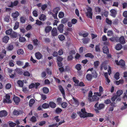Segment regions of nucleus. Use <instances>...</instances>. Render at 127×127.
Segmentation results:
<instances>
[{"label": "nucleus", "instance_id": "f257e3e1", "mask_svg": "<svg viewBox=\"0 0 127 127\" xmlns=\"http://www.w3.org/2000/svg\"><path fill=\"white\" fill-rule=\"evenodd\" d=\"M86 9L87 11L85 13L87 16L92 19L93 14L92 8L90 7H88L86 8Z\"/></svg>", "mask_w": 127, "mask_h": 127}, {"label": "nucleus", "instance_id": "f03ea898", "mask_svg": "<svg viewBox=\"0 0 127 127\" xmlns=\"http://www.w3.org/2000/svg\"><path fill=\"white\" fill-rule=\"evenodd\" d=\"M80 117L85 118L87 117V112L85 108L81 109V111L77 112Z\"/></svg>", "mask_w": 127, "mask_h": 127}, {"label": "nucleus", "instance_id": "7ed1b4c3", "mask_svg": "<svg viewBox=\"0 0 127 127\" xmlns=\"http://www.w3.org/2000/svg\"><path fill=\"white\" fill-rule=\"evenodd\" d=\"M98 102H97L95 104V110L96 112H98V110L103 108L104 107V105L103 104H100L98 105Z\"/></svg>", "mask_w": 127, "mask_h": 127}, {"label": "nucleus", "instance_id": "20e7f679", "mask_svg": "<svg viewBox=\"0 0 127 127\" xmlns=\"http://www.w3.org/2000/svg\"><path fill=\"white\" fill-rule=\"evenodd\" d=\"M3 102L4 103H11V101L10 99V96L8 94L6 95L5 98L4 99Z\"/></svg>", "mask_w": 127, "mask_h": 127}, {"label": "nucleus", "instance_id": "39448f33", "mask_svg": "<svg viewBox=\"0 0 127 127\" xmlns=\"http://www.w3.org/2000/svg\"><path fill=\"white\" fill-rule=\"evenodd\" d=\"M115 63L118 65H121L122 67H124L125 65V62L122 60H121L119 62L118 61L116 60Z\"/></svg>", "mask_w": 127, "mask_h": 127}, {"label": "nucleus", "instance_id": "423d86ee", "mask_svg": "<svg viewBox=\"0 0 127 127\" xmlns=\"http://www.w3.org/2000/svg\"><path fill=\"white\" fill-rule=\"evenodd\" d=\"M116 41L117 42H120L122 44H124L125 41L124 37L123 36H121L119 39L118 37H116L115 39Z\"/></svg>", "mask_w": 127, "mask_h": 127}, {"label": "nucleus", "instance_id": "0eeeda50", "mask_svg": "<svg viewBox=\"0 0 127 127\" xmlns=\"http://www.w3.org/2000/svg\"><path fill=\"white\" fill-rule=\"evenodd\" d=\"M75 54V52L74 50H72L69 52V55L68 56L67 58L68 61L71 60L73 58V55Z\"/></svg>", "mask_w": 127, "mask_h": 127}, {"label": "nucleus", "instance_id": "6e6552de", "mask_svg": "<svg viewBox=\"0 0 127 127\" xmlns=\"http://www.w3.org/2000/svg\"><path fill=\"white\" fill-rule=\"evenodd\" d=\"M89 71H91L92 72V73L93 77L96 78L97 77V75L96 71L93 68L89 69L87 70V72Z\"/></svg>", "mask_w": 127, "mask_h": 127}, {"label": "nucleus", "instance_id": "1a4fd4ad", "mask_svg": "<svg viewBox=\"0 0 127 127\" xmlns=\"http://www.w3.org/2000/svg\"><path fill=\"white\" fill-rule=\"evenodd\" d=\"M24 82L26 83H27L26 80H23L22 81L19 80L17 81V83L20 87H23Z\"/></svg>", "mask_w": 127, "mask_h": 127}, {"label": "nucleus", "instance_id": "9d476101", "mask_svg": "<svg viewBox=\"0 0 127 127\" xmlns=\"http://www.w3.org/2000/svg\"><path fill=\"white\" fill-rule=\"evenodd\" d=\"M99 99V98L97 96L95 95H93L91 98H89V100L91 101H93Z\"/></svg>", "mask_w": 127, "mask_h": 127}, {"label": "nucleus", "instance_id": "9b49d317", "mask_svg": "<svg viewBox=\"0 0 127 127\" xmlns=\"http://www.w3.org/2000/svg\"><path fill=\"white\" fill-rule=\"evenodd\" d=\"M111 15L112 17H115L117 14V11L114 9H112L110 11Z\"/></svg>", "mask_w": 127, "mask_h": 127}, {"label": "nucleus", "instance_id": "f8f14e48", "mask_svg": "<svg viewBox=\"0 0 127 127\" xmlns=\"http://www.w3.org/2000/svg\"><path fill=\"white\" fill-rule=\"evenodd\" d=\"M39 19L42 21H44L46 19V16L44 14H41L39 16Z\"/></svg>", "mask_w": 127, "mask_h": 127}, {"label": "nucleus", "instance_id": "ddd939ff", "mask_svg": "<svg viewBox=\"0 0 127 127\" xmlns=\"http://www.w3.org/2000/svg\"><path fill=\"white\" fill-rule=\"evenodd\" d=\"M7 115V112L5 110H3L0 112V117L5 116Z\"/></svg>", "mask_w": 127, "mask_h": 127}, {"label": "nucleus", "instance_id": "4468645a", "mask_svg": "<svg viewBox=\"0 0 127 127\" xmlns=\"http://www.w3.org/2000/svg\"><path fill=\"white\" fill-rule=\"evenodd\" d=\"M51 33L52 35L53 36H55L58 35L56 28H54L51 31Z\"/></svg>", "mask_w": 127, "mask_h": 127}, {"label": "nucleus", "instance_id": "2eb2a0df", "mask_svg": "<svg viewBox=\"0 0 127 127\" xmlns=\"http://www.w3.org/2000/svg\"><path fill=\"white\" fill-rule=\"evenodd\" d=\"M60 10V8L59 7H56L53 9V12L55 14V16L54 17L55 19L56 17H57V14Z\"/></svg>", "mask_w": 127, "mask_h": 127}, {"label": "nucleus", "instance_id": "dca6fc26", "mask_svg": "<svg viewBox=\"0 0 127 127\" xmlns=\"http://www.w3.org/2000/svg\"><path fill=\"white\" fill-rule=\"evenodd\" d=\"M13 99L14 102L17 104H18L20 101V98L19 97L15 96H13Z\"/></svg>", "mask_w": 127, "mask_h": 127}, {"label": "nucleus", "instance_id": "f3484780", "mask_svg": "<svg viewBox=\"0 0 127 127\" xmlns=\"http://www.w3.org/2000/svg\"><path fill=\"white\" fill-rule=\"evenodd\" d=\"M64 25L63 24H60L58 27L57 28L58 30L61 33H62L63 31V28Z\"/></svg>", "mask_w": 127, "mask_h": 127}, {"label": "nucleus", "instance_id": "a211bd4d", "mask_svg": "<svg viewBox=\"0 0 127 127\" xmlns=\"http://www.w3.org/2000/svg\"><path fill=\"white\" fill-rule=\"evenodd\" d=\"M59 87L60 91H61L62 94L63 95V96L64 98L65 92L64 89L63 88L62 86H59Z\"/></svg>", "mask_w": 127, "mask_h": 127}, {"label": "nucleus", "instance_id": "6ab92c4d", "mask_svg": "<svg viewBox=\"0 0 127 127\" xmlns=\"http://www.w3.org/2000/svg\"><path fill=\"white\" fill-rule=\"evenodd\" d=\"M19 15V13L18 11H16L15 12L13 13L12 14V17L14 18H17Z\"/></svg>", "mask_w": 127, "mask_h": 127}, {"label": "nucleus", "instance_id": "aec40b11", "mask_svg": "<svg viewBox=\"0 0 127 127\" xmlns=\"http://www.w3.org/2000/svg\"><path fill=\"white\" fill-rule=\"evenodd\" d=\"M35 55L36 58L38 59H40L42 57L41 54L39 52L36 53Z\"/></svg>", "mask_w": 127, "mask_h": 127}, {"label": "nucleus", "instance_id": "412c9836", "mask_svg": "<svg viewBox=\"0 0 127 127\" xmlns=\"http://www.w3.org/2000/svg\"><path fill=\"white\" fill-rule=\"evenodd\" d=\"M22 112L21 111H17L16 110H14L13 112V114L14 115H18L22 113Z\"/></svg>", "mask_w": 127, "mask_h": 127}, {"label": "nucleus", "instance_id": "4be33fe9", "mask_svg": "<svg viewBox=\"0 0 127 127\" xmlns=\"http://www.w3.org/2000/svg\"><path fill=\"white\" fill-rule=\"evenodd\" d=\"M52 27L51 26H47L45 28V31L46 33L49 32L52 29Z\"/></svg>", "mask_w": 127, "mask_h": 127}, {"label": "nucleus", "instance_id": "5701e85b", "mask_svg": "<svg viewBox=\"0 0 127 127\" xmlns=\"http://www.w3.org/2000/svg\"><path fill=\"white\" fill-rule=\"evenodd\" d=\"M103 52L105 53H107L108 52V48L106 46H104L103 48Z\"/></svg>", "mask_w": 127, "mask_h": 127}, {"label": "nucleus", "instance_id": "b1692460", "mask_svg": "<svg viewBox=\"0 0 127 127\" xmlns=\"http://www.w3.org/2000/svg\"><path fill=\"white\" fill-rule=\"evenodd\" d=\"M35 102V101L34 99L32 98L31 99L29 102V105L30 107H32Z\"/></svg>", "mask_w": 127, "mask_h": 127}, {"label": "nucleus", "instance_id": "393cba45", "mask_svg": "<svg viewBox=\"0 0 127 127\" xmlns=\"http://www.w3.org/2000/svg\"><path fill=\"white\" fill-rule=\"evenodd\" d=\"M9 39V37L7 36H4L3 38V42L7 43Z\"/></svg>", "mask_w": 127, "mask_h": 127}, {"label": "nucleus", "instance_id": "a878e982", "mask_svg": "<svg viewBox=\"0 0 127 127\" xmlns=\"http://www.w3.org/2000/svg\"><path fill=\"white\" fill-rule=\"evenodd\" d=\"M95 10L96 14H98L101 11V9L100 8L96 6L95 8Z\"/></svg>", "mask_w": 127, "mask_h": 127}, {"label": "nucleus", "instance_id": "bb28decb", "mask_svg": "<svg viewBox=\"0 0 127 127\" xmlns=\"http://www.w3.org/2000/svg\"><path fill=\"white\" fill-rule=\"evenodd\" d=\"M43 93L45 94H47L48 93L49 91V89L46 87H44L43 89Z\"/></svg>", "mask_w": 127, "mask_h": 127}, {"label": "nucleus", "instance_id": "cd10ccee", "mask_svg": "<svg viewBox=\"0 0 127 127\" xmlns=\"http://www.w3.org/2000/svg\"><path fill=\"white\" fill-rule=\"evenodd\" d=\"M18 3V1L17 0L15 1L13 3L11 2V5L10 6H9L11 7H13V6H16L17 5Z\"/></svg>", "mask_w": 127, "mask_h": 127}, {"label": "nucleus", "instance_id": "c85d7f7f", "mask_svg": "<svg viewBox=\"0 0 127 127\" xmlns=\"http://www.w3.org/2000/svg\"><path fill=\"white\" fill-rule=\"evenodd\" d=\"M17 53L18 55H20L23 54L24 52L23 49H20L17 50Z\"/></svg>", "mask_w": 127, "mask_h": 127}, {"label": "nucleus", "instance_id": "c756f323", "mask_svg": "<svg viewBox=\"0 0 127 127\" xmlns=\"http://www.w3.org/2000/svg\"><path fill=\"white\" fill-rule=\"evenodd\" d=\"M86 78L88 81H91L92 78V75L90 74H87L86 76Z\"/></svg>", "mask_w": 127, "mask_h": 127}, {"label": "nucleus", "instance_id": "7c9ffc66", "mask_svg": "<svg viewBox=\"0 0 127 127\" xmlns=\"http://www.w3.org/2000/svg\"><path fill=\"white\" fill-rule=\"evenodd\" d=\"M49 104L50 106L52 108H54L56 106V104L53 102H51L49 103Z\"/></svg>", "mask_w": 127, "mask_h": 127}, {"label": "nucleus", "instance_id": "2f4dec72", "mask_svg": "<svg viewBox=\"0 0 127 127\" xmlns=\"http://www.w3.org/2000/svg\"><path fill=\"white\" fill-rule=\"evenodd\" d=\"M122 48V46L120 44H118L115 47V48L117 50H120Z\"/></svg>", "mask_w": 127, "mask_h": 127}, {"label": "nucleus", "instance_id": "473e14b6", "mask_svg": "<svg viewBox=\"0 0 127 127\" xmlns=\"http://www.w3.org/2000/svg\"><path fill=\"white\" fill-rule=\"evenodd\" d=\"M13 32L12 29H10L9 30L6 31L5 32L6 34L8 35L10 34L11 35V34Z\"/></svg>", "mask_w": 127, "mask_h": 127}, {"label": "nucleus", "instance_id": "72a5a7b5", "mask_svg": "<svg viewBox=\"0 0 127 127\" xmlns=\"http://www.w3.org/2000/svg\"><path fill=\"white\" fill-rule=\"evenodd\" d=\"M123 91L121 90H119L117 92V96H119L123 93Z\"/></svg>", "mask_w": 127, "mask_h": 127}, {"label": "nucleus", "instance_id": "f704fd0d", "mask_svg": "<svg viewBox=\"0 0 127 127\" xmlns=\"http://www.w3.org/2000/svg\"><path fill=\"white\" fill-rule=\"evenodd\" d=\"M19 41L21 42H24L26 41V39L23 37H20L19 39Z\"/></svg>", "mask_w": 127, "mask_h": 127}, {"label": "nucleus", "instance_id": "c9c22d12", "mask_svg": "<svg viewBox=\"0 0 127 127\" xmlns=\"http://www.w3.org/2000/svg\"><path fill=\"white\" fill-rule=\"evenodd\" d=\"M73 80L74 82L75 83V86L77 85L78 84V83L79 82V81L76 79L75 78V77H73Z\"/></svg>", "mask_w": 127, "mask_h": 127}, {"label": "nucleus", "instance_id": "e433bc0d", "mask_svg": "<svg viewBox=\"0 0 127 127\" xmlns=\"http://www.w3.org/2000/svg\"><path fill=\"white\" fill-rule=\"evenodd\" d=\"M59 38L61 41L64 40L65 39V37L63 35H59L58 36Z\"/></svg>", "mask_w": 127, "mask_h": 127}, {"label": "nucleus", "instance_id": "4c0bfd02", "mask_svg": "<svg viewBox=\"0 0 127 127\" xmlns=\"http://www.w3.org/2000/svg\"><path fill=\"white\" fill-rule=\"evenodd\" d=\"M42 107L44 108H47L49 107V105L47 103H45L42 105Z\"/></svg>", "mask_w": 127, "mask_h": 127}, {"label": "nucleus", "instance_id": "58836bf2", "mask_svg": "<svg viewBox=\"0 0 127 127\" xmlns=\"http://www.w3.org/2000/svg\"><path fill=\"white\" fill-rule=\"evenodd\" d=\"M90 39L88 38H85L83 39V43L84 44L87 43L89 41Z\"/></svg>", "mask_w": 127, "mask_h": 127}, {"label": "nucleus", "instance_id": "ea45409f", "mask_svg": "<svg viewBox=\"0 0 127 127\" xmlns=\"http://www.w3.org/2000/svg\"><path fill=\"white\" fill-rule=\"evenodd\" d=\"M85 56L86 57H89L92 58H93L94 57V56L91 53H88L85 54Z\"/></svg>", "mask_w": 127, "mask_h": 127}, {"label": "nucleus", "instance_id": "a19ab883", "mask_svg": "<svg viewBox=\"0 0 127 127\" xmlns=\"http://www.w3.org/2000/svg\"><path fill=\"white\" fill-rule=\"evenodd\" d=\"M11 36L13 38H16L17 36V33L13 32L11 34Z\"/></svg>", "mask_w": 127, "mask_h": 127}, {"label": "nucleus", "instance_id": "79ce46f5", "mask_svg": "<svg viewBox=\"0 0 127 127\" xmlns=\"http://www.w3.org/2000/svg\"><path fill=\"white\" fill-rule=\"evenodd\" d=\"M19 26V23L18 22H16L15 24V25L14 27V30L17 29L18 27Z\"/></svg>", "mask_w": 127, "mask_h": 127}, {"label": "nucleus", "instance_id": "37998d69", "mask_svg": "<svg viewBox=\"0 0 127 127\" xmlns=\"http://www.w3.org/2000/svg\"><path fill=\"white\" fill-rule=\"evenodd\" d=\"M73 99L74 101V103L76 105V106H78L79 104V103L77 100L75 98L73 97Z\"/></svg>", "mask_w": 127, "mask_h": 127}, {"label": "nucleus", "instance_id": "c03bdc74", "mask_svg": "<svg viewBox=\"0 0 127 127\" xmlns=\"http://www.w3.org/2000/svg\"><path fill=\"white\" fill-rule=\"evenodd\" d=\"M9 126L11 127H14L16 126V124L12 122H11L9 123Z\"/></svg>", "mask_w": 127, "mask_h": 127}, {"label": "nucleus", "instance_id": "a18cd8bd", "mask_svg": "<svg viewBox=\"0 0 127 127\" xmlns=\"http://www.w3.org/2000/svg\"><path fill=\"white\" fill-rule=\"evenodd\" d=\"M76 68L78 70H80L81 69V65L80 64H77L76 66Z\"/></svg>", "mask_w": 127, "mask_h": 127}, {"label": "nucleus", "instance_id": "49530a36", "mask_svg": "<svg viewBox=\"0 0 127 127\" xmlns=\"http://www.w3.org/2000/svg\"><path fill=\"white\" fill-rule=\"evenodd\" d=\"M26 20V18L24 17H21L20 18V22L22 23H24L25 22Z\"/></svg>", "mask_w": 127, "mask_h": 127}, {"label": "nucleus", "instance_id": "de8ad7c7", "mask_svg": "<svg viewBox=\"0 0 127 127\" xmlns=\"http://www.w3.org/2000/svg\"><path fill=\"white\" fill-rule=\"evenodd\" d=\"M16 63L17 65L20 66L23 65V63L22 62L20 61H16Z\"/></svg>", "mask_w": 127, "mask_h": 127}, {"label": "nucleus", "instance_id": "09e8293b", "mask_svg": "<svg viewBox=\"0 0 127 127\" xmlns=\"http://www.w3.org/2000/svg\"><path fill=\"white\" fill-rule=\"evenodd\" d=\"M36 22L35 23V24L38 25L40 26L42 25V23L41 21H40L38 20H36Z\"/></svg>", "mask_w": 127, "mask_h": 127}, {"label": "nucleus", "instance_id": "8fccbe9b", "mask_svg": "<svg viewBox=\"0 0 127 127\" xmlns=\"http://www.w3.org/2000/svg\"><path fill=\"white\" fill-rule=\"evenodd\" d=\"M62 110L60 108H57L56 109L55 112L57 113H60L62 111Z\"/></svg>", "mask_w": 127, "mask_h": 127}, {"label": "nucleus", "instance_id": "3c124183", "mask_svg": "<svg viewBox=\"0 0 127 127\" xmlns=\"http://www.w3.org/2000/svg\"><path fill=\"white\" fill-rule=\"evenodd\" d=\"M77 116V115L76 113H73L72 114L71 117L72 119H75Z\"/></svg>", "mask_w": 127, "mask_h": 127}, {"label": "nucleus", "instance_id": "603ef678", "mask_svg": "<svg viewBox=\"0 0 127 127\" xmlns=\"http://www.w3.org/2000/svg\"><path fill=\"white\" fill-rule=\"evenodd\" d=\"M64 16V14L63 12H60L59 13V17L60 18H62Z\"/></svg>", "mask_w": 127, "mask_h": 127}, {"label": "nucleus", "instance_id": "864d4df0", "mask_svg": "<svg viewBox=\"0 0 127 127\" xmlns=\"http://www.w3.org/2000/svg\"><path fill=\"white\" fill-rule=\"evenodd\" d=\"M115 78L116 79H118L119 78V74L118 72L116 73L114 76Z\"/></svg>", "mask_w": 127, "mask_h": 127}, {"label": "nucleus", "instance_id": "5fc2aeb1", "mask_svg": "<svg viewBox=\"0 0 127 127\" xmlns=\"http://www.w3.org/2000/svg\"><path fill=\"white\" fill-rule=\"evenodd\" d=\"M124 82L123 80V79L120 80L119 81H117L116 82V84L117 85H118L120 84H122Z\"/></svg>", "mask_w": 127, "mask_h": 127}, {"label": "nucleus", "instance_id": "6e6d98bb", "mask_svg": "<svg viewBox=\"0 0 127 127\" xmlns=\"http://www.w3.org/2000/svg\"><path fill=\"white\" fill-rule=\"evenodd\" d=\"M34 44L35 45H37L38 43V42L37 39H34L33 40Z\"/></svg>", "mask_w": 127, "mask_h": 127}, {"label": "nucleus", "instance_id": "4d7b16f0", "mask_svg": "<svg viewBox=\"0 0 127 127\" xmlns=\"http://www.w3.org/2000/svg\"><path fill=\"white\" fill-rule=\"evenodd\" d=\"M2 53H3L4 55H2V54L0 55V57H1V58H2L6 54V51L4 50L3 49L2 51Z\"/></svg>", "mask_w": 127, "mask_h": 127}, {"label": "nucleus", "instance_id": "13d9d810", "mask_svg": "<svg viewBox=\"0 0 127 127\" xmlns=\"http://www.w3.org/2000/svg\"><path fill=\"white\" fill-rule=\"evenodd\" d=\"M62 99L61 98H58L57 99V102L58 104H60L62 102Z\"/></svg>", "mask_w": 127, "mask_h": 127}, {"label": "nucleus", "instance_id": "bf43d9fd", "mask_svg": "<svg viewBox=\"0 0 127 127\" xmlns=\"http://www.w3.org/2000/svg\"><path fill=\"white\" fill-rule=\"evenodd\" d=\"M24 75L25 76H30V73L28 71L25 72L24 73Z\"/></svg>", "mask_w": 127, "mask_h": 127}, {"label": "nucleus", "instance_id": "052dcab7", "mask_svg": "<svg viewBox=\"0 0 127 127\" xmlns=\"http://www.w3.org/2000/svg\"><path fill=\"white\" fill-rule=\"evenodd\" d=\"M11 85L10 84L8 83L6 85L5 88L6 89H10L11 87Z\"/></svg>", "mask_w": 127, "mask_h": 127}, {"label": "nucleus", "instance_id": "680f3d73", "mask_svg": "<svg viewBox=\"0 0 127 127\" xmlns=\"http://www.w3.org/2000/svg\"><path fill=\"white\" fill-rule=\"evenodd\" d=\"M31 121L33 122H34L36 121V119L34 116H33L31 119Z\"/></svg>", "mask_w": 127, "mask_h": 127}, {"label": "nucleus", "instance_id": "e2e57ef3", "mask_svg": "<svg viewBox=\"0 0 127 127\" xmlns=\"http://www.w3.org/2000/svg\"><path fill=\"white\" fill-rule=\"evenodd\" d=\"M112 32L111 31H108L107 32V35L109 36H111L113 35Z\"/></svg>", "mask_w": 127, "mask_h": 127}, {"label": "nucleus", "instance_id": "0e129e2a", "mask_svg": "<svg viewBox=\"0 0 127 127\" xmlns=\"http://www.w3.org/2000/svg\"><path fill=\"white\" fill-rule=\"evenodd\" d=\"M62 106L63 108H66L67 106V104L66 102H63L62 104Z\"/></svg>", "mask_w": 127, "mask_h": 127}, {"label": "nucleus", "instance_id": "69168bd1", "mask_svg": "<svg viewBox=\"0 0 127 127\" xmlns=\"http://www.w3.org/2000/svg\"><path fill=\"white\" fill-rule=\"evenodd\" d=\"M32 13L33 16L35 17H36L38 16L37 12L36 10H34L32 12Z\"/></svg>", "mask_w": 127, "mask_h": 127}, {"label": "nucleus", "instance_id": "338daca9", "mask_svg": "<svg viewBox=\"0 0 127 127\" xmlns=\"http://www.w3.org/2000/svg\"><path fill=\"white\" fill-rule=\"evenodd\" d=\"M99 64V62L98 61H96L94 62V64L95 67H97Z\"/></svg>", "mask_w": 127, "mask_h": 127}, {"label": "nucleus", "instance_id": "774afa93", "mask_svg": "<svg viewBox=\"0 0 127 127\" xmlns=\"http://www.w3.org/2000/svg\"><path fill=\"white\" fill-rule=\"evenodd\" d=\"M32 27L31 25H28L26 29L27 30H29L32 29Z\"/></svg>", "mask_w": 127, "mask_h": 127}]
</instances>
